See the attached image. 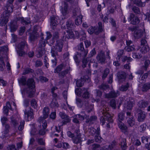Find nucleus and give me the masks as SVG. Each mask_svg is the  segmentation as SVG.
Masks as SVG:
<instances>
[{
	"label": "nucleus",
	"mask_w": 150,
	"mask_h": 150,
	"mask_svg": "<svg viewBox=\"0 0 150 150\" xmlns=\"http://www.w3.org/2000/svg\"><path fill=\"white\" fill-rule=\"evenodd\" d=\"M43 116L40 117L38 120V122L40 124H42V126L45 128L47 126V122L45 120L48 117L49 113V109L47 107H45L43 110Z\"/></svg>",
	"instance_id": "4"
},
{
	"label": "nucleus",
	"mask_w": 150,
	"mask_h": 150,
	"mask_svg": "<svg viewBox=\"0 0 150 150\" xmlns=\"http://www.w3.org/2000/svg\"><path fill=\"white\" fill-rule=\"evenodd\" d=\"M146 115L144 112L142 111L138 114V120L139 122H143L145 118Z\"/></svg>",
	"instance_id": "22"
},
{
	"label": "nucleus",
	"mask_w": 150,
	"mask_h": 150,
	"mask_svg": "<svg viewBox=\"0 0 150 150\" xmlns=\"http://www.w3.org/2000/svg\"><path fill=\"white\" fill-rule=\"evenodd\" d=\"M150 74V71H149L147 73L144 74L142 76L141 78V81H140V83H142L144 81H145L146 79L147 78L149 74Z\"/></svg>",
	"instance_id": "46"
},
{
	"label": "nucleus",
	"mask_w": 150,
	"mask_h": 150,
	"mask_svg": "<svg viewBox=\"0 0 150 150\" xmlns=\"http://www.w3.org/2000/svg\"><path fill=\"white\" fill-rule=\"evenodd\" d=\"M83 88L82 89L79 88H76L75 90L76 94L78 96L81 95L82 94V90H83Z\"/></svg>",
	"instance_id": "56"
},
{
	"label": "nucleus",
	"mask_w": 150,
	"mask_h": 150,
	"mask_svg": "<svg viewBox=\"0 0 150 150\" xmlns=\"http://www.w3.org/2000/svg\"><path fill=\"white\" fill-rule=\"evenodd\" d=\"M150 89V83H147L144 84L142 86L141 90L143 92H146Z\"/></svg>",
	"instance_id": "24"
},
{
	"label": "nucleus",
	"mask_w": 150,
	"mask_h": 150,
	"mask_svg": "<svg viewBox=\"0 0 150 150\" xmlns=\"http://www.w3.org/2000/svg\"><path fill=\"white\" fill-rule=\"evenodd\" d=\"M39 36V35L37 32L33 31L30 34V39L31 41H34Z\"/></svg>",
	"instance_id": "23"
},
{
	"label": "nucleus",
	"mask_w": 150,
	"mask_h": 150,
	"mask_svg": "<svg viewBox=\"0 0 150 150\" xmlns=\"http://www.w3.org/2000/svg\"><path fill=\"white\" fill-rule=\"evenodd\" d=\"M150 63V61L149 60H146L144 62V70L146 71L147 70V68L148 67Z\"/></svg>",
	"instance_id": "54"
},
{
	"label": "nucleus",
	"mask_w": 150,
	"mask_h": 150,
	"mask_svg": "<svg viewBox=\"0 0 150 150\" xmlns=\"http://www.w3.org/2000/svg\"><path fill=\"white\" fill-rule=\"evenodd\" d=\"M11 123L15 127L18 125V123L17 121L13 117H11Z\"/></svg>",
	"instance_id": "49"
},
{
	"label": "nucleus",
	"mask_w": 150,
	"mask_h": 150,
	"mask_svg": "<svg viewBox=\"0 0 150 150\" xmlns=\"http://www.w3.org/2000/svg\"><path fill=\"white\" fill-rule=\"evenodd\" d=\"M139 51L138 50L136 53H133L132 57L134 58L139 59L142 57V55L141 54H139Z\"/></svg>",
	"instance_id": "41"
},
{
	"label": "nucleus",
	"mask_w": 150,
	"mask_h": 150,
	"mask_svg": "<svg viewBox=\"0 0 150 150\" xmlns=\"http://www.w3.org/2000/svg\"><path fill=\"white\" fill-rule=\"evenodd\" d=\"M17 20L21 21V23L23 24L27 25L30 23V19L29 18L18 17L17 18Z\"/></svg>",
	"instance_id": "16"
},
{
	"label": "nucleus",
	"mask_w": 150,
	"mask_h": 150,
	"mask_svg": "<svg viewBox=\"0 0 150 150\" xmlns=\"http://www.w3.org/2000/svg\"><path fill=\"white\" fill-rule=\"evenodd\" d=\"M110 106L115 109L116 106V101L114 99H112L110 101Z\"/></svg>",
	"instance_id": "58"
},
{
	"label": "nucleus",
	"mask_w": 150,
	"mask_h": 150,
	"mask_svg": "<svg viewBox=\"0 0 150 150\" xmlns=\"http://www.w3.org/2000/svg\"><path fill=\"white\" fill-rule=\"evenodd\" d=\"M64 119V120L62 122V125L67 124V123L71 121V119L69 118V116L67 117V118H65Z\"/></svg>",
	"instance_id": "59"
},
{
	"label": "nucleus",
	"mask_w": 150,
	"mask_h": 150,
	"mask_svg": "<svg viewBox=\"0 0 150 150\" xmlns=\"http://www.w3.org/2000/svg\"><path fill=\"white\" fill-rule=\"evenodd\" d=\"M102 114L104 117L102 116L100 118L101 123L102 125H103L105 123V120L107 121L109 123H112L113 122L111 115L108 112L105 110L104 109L101 111Z\"/></svg>",
	"instance_id": "6"
},
{
	"label": "nucleus",
	"mask_w": 150,
	"mask_h": 150,
	"mask_svg": "<svg viewBox=\"0 0 150 150\" xmlns=\"http://www.w3.org/2000/svg\"><path fill=\"white\" fill-rule=\"evenodd\" d=\"M46 40L42 37L39 44L38 53L37 54L38 57H40L45 53V46L46 43Z\"/></svg>",
	"instance_id": "5"
},
{
	"label": "nucleus",
	"mask_w": 150,
	"mask_h": 150,
	"mask_svg": "<svg viewBox=\"0 0 150 150\" xmlns=\"http://www.w3.org/2000/svg\"><path fill=\"white\" fill-rule=\"evenodd\" d=\"M30 104L33 108H37L38 104L36 100L35 99H33L31 100Z\"/></svg>",
	"instance_id": "47"
},
{
	"label": "nucleus",
	"mask_w": 150,
	"mask_h": 150,
	"mask_svg": "<svg viewBox=\"0 0 150 150\" xmlns=\"http://www.w3.org/2000/svg\"><path fill=\"white\" fill-rule=\"evenodd\" d=\"M129 86V84L127 83L125 85H122L119 88V90L122 91H126L128 89Z\"/></svg>",
	"instance_id": "39"
},
{
	"label": "nucleus",
	"mask_w": 150,
	"mask_h": 150,
	"mask_svg": "<svg viewBox=\"0 0 150 150\" xmlns=\"http://www.w3.org/2000/svg\"><path fill=\"white\" fill-rule=\"evenodd\" d=\"M73 142L76 144H78L81 142V138L80 136H76V137L73 139Z\"/></svg>",
	"instance_id": "44"
},
{
	"label": "nucleus",
	"mask_w": 150,
	"mask_h": 150,
	"mask_svg": "<svg viewBox=\"0 0 150 150\" xmlns=\"http://www.w3.org/2000/svg\"><path fill=\"white\" fill-rule=\"evenodd\" d=\"M149 47L148 45L143 46L140 50L142 54H145L149 50Z\"/></svg>",
	"instance_id": "37"
},
{
	"label": "nucleus",
	"mask_w": 150,
	"mask_h": 150,
	"mask_svg": "<svg viewBox=\"0 0 150 150\" xmlns=\"http://www.w3.org/2000/svg\"><path fill=\"white\" fill-rule=\"evenodd\" d=\"M50 106L52 108H56L58 107L59 105L58 103L57 100L56 98H53L50 105Z\"/></svg>",
	"instance_id": "26"
},
{
	"label": "nucleus",
	"mask_w": 150,
	"mask_h": 150,
	"mask_svg": "<svg viewBox=\"0 0 150 150\" xmlns=\"http://www.w3.org/2000/svg\"><path fill=\"white\" fill-rule=\"evenodd\" d=\"M123 50H120L118 51L117 52V59H118V61H120V58H121L123 53Z\"/></svg>",
	"instance_id": "53"
},
{
	"label": "nucleus",
	"mask_w": 150,
	"mask_h": 150,
	"mask_svg": "<svg viewBox=\"0 0 150 150\" xmlns=\"http://www.w3.org/2000/svg\"><path fill=\"white\" fill-rule=\"evenodd\" d=\"M150 138H148L147 137L143 136L141 137L142 142L143 143L145 144V145L148 143V140H150Z\"/></svg>",
	"instance_id": "50"
},
{
	"label": "nucleus",
	"mask_w": 150,
	"mask_h": 150,
	"mask_svg": "<svg viewBox=\"0 0 150 150\" xmlns=\"http://www.w3.org/2000/svg\"><path fill=\"white\" fill-rule=\"evenodd\" d=\"M117 75L119 83H122L125 81L127 76L125 72L120 71L117 73Z\"/></svg>",
	"instance_id": "10"
},
{
	"label": "nucleus",
	"mask_w": 150,
	"mask_h": 150,
	"mask_svg": "<svg viewBox=\"0 0 150 150\" xmlns=\"http://www.w3.org/2000/svg\"><path fill=\"white\" fill-rule=\"evenodd\" d=\"M74 35L73 33L71 31L67 32L66 35V37L67 38H71L74 37Z\"/></svg>",
	"instance_id": "55"
},
{
	"label": "nucleus",
	"mask_w": 150,
	"mask_h": 150,
	"mask_svg": "<svg viewBox=\"0 0 150 150\" xmlns=\"http://www.w3.org/2000/svg\"><path fill=\"white\" fill-rule=\"evenodd\" d=\"M82 62L83 63V67H85L88 62L87 58L86 57L82 58Z\"/></svg>",
	"instance_id": "60"
},
{
	"label": "nucleus",
	"mask_w": 150,
	"mask_h": 150,
	"mask_svg": "<svg viewBox=\"0 0 150 150\" xmlns=\"http://www.w3.org/2000/svg\"><path fill=\"white\" fill-rule=\"evenodd\" d=\"M94 138L96 142H101L103 139L100 135H96Z\"/></svg>",
	"instance_id": "61"
},
{
	"label": "nucleus",
	"mask_w": 150,
	"mask_h": 150,
	"mask_svg": "<svg viewBox=\"0 0 150 150\" xmlns=\"http://www.w3.org/2000/svg\"><path fill=\"white\" fill-rule=\"evenodd\" d=\"M70 70V68L59 73V76L60 78H63L67 74Z\"/></svg>",
	"instance_id": "38"
},
{
	"label": "nucleus",
	"mask_w": 150,
	"mask_h": 150,
	"mask_svg": "<svg viewBox=\"0 0 150 150\" xmlns=\"http://www.w3.org/2000/svg\"><path fill=\"white\" fill-rule=\"evenodd\" d=\"M120 144L122 149L125 150L127 148L126 139L125 138L122 139Z\"/></svg>",
	"instance_id": "31"
},
{
	"label": "nucleus",
	"mask_w": 150,
	"mask_h": 150,
	"mask_svg": "<svg viewBox=\"0 0 150 150\" xmlns=\"http://www.w3.org/2000/svg\"><path fill=\"white\" fill-rule=\"evenodd\" d=\"M26 78L24 76H22L21 78L18 79L19 85H25L27 84L28 87L26 89L21 90V93L22 95H24L26 92L28 94V96L31 97L33 96L35 92L34 88L35 87V83L33 79H28L26 82Z\"/></svg>",
	"instance_id": "1"
},
{
	"label": "nucleus",
	"mask_w": 150,
	"mask_h": 150,
	"mask_svg": "<svg viewBox=\"0 0 150 150\" xmlns=\"http://www.w3.org/2000/svg\"><path fill=\"white\" fill-rule=\"evenodd\" d=\"M88 50L87 49L83 51H81L77 52V54L74 57L75 62L79 64L81 61V58H86L87 55Z\"/></svg>",
	"instance_id": "7"
},
{
	"label": "nucleus",
	"mask_w": 150,
	"mask_h": 150,
	"mask_svg": "<svg viewBox=\"0 0 150 150\" xmlns=\"http://www.w3.org/2000/svg\"><path fill=\"white\" fill-rule=\"evenodd\" d=\"M110 72L109 69L108 68H106L104 70L103 74L102 76V79H104L107 76Z\"/></svg>",
	"instance_id": "43"
},
{
	"label": "nucleus",
	"mask_w": 150,
	"mask_h": 150,
	"mask_svg": "<svg viewBox=\"0 0 150 150\" xmlns=\"http://www.w3.org/2000/svg\"><path fill=\"white\" fill-rule=\"evenodd\" d=\"M82 95L83 98H88L89 97V93L87 91L86 89L83 88V90H82Z\"/></svg>",
	"instance_id": "34"
},
{
	"label": "nucleus",
	"mask_w": 150,
	"mask_h": 150,
	"mask_svg": "<svg viewBox=\"0 0 150 150\" xmlns=\"http://www.w3.org/2000/svg\"><path fill=\"white\" fill-rule=\"evenodd\" d=\"M28 45L26 42L24 41L21 42L17 46V48L18 50H23L25 46L27 47Z\"/></svg>",
	"instance_id": "28"
},
{
	"label": "nucleus",
	"mask_w": 150,
	"mask_h": 150,
	"mask_svg": "<svg viewBox=\"0 0 150 150\" xmlns=\"http://www.w3.org/2000/svg\"><path fill=\"white\" fill-rule=\"evenodd\" d=\"M59 36V35L58 32L57 31L55 32L53 34L52 39V43H53L54 42V39H58Z\"/></svg>",
	"instance_id": "42"
},
{
	"label": "nucleus",
	"mask_w": 150,
	"mask_h": 150,
	"mask_svg": "<svg viewBox=\"0 0 150 150\" xmlns=\"http://www.w3.org/2000/svg\"><path fill=\"white\" fill-rule=\"evenodd\" d=\"M88 132L91 135H93L95 134L96 129L93 127H91L88 129Z\"/></svg>",
	"instance_id": "57"
},
{
	"label": "nucleus",
	"mask_w": 150,
	"mask_h": 150,
	"mask_svg": "<svg viewBox=\"0 0 150 150\" xmlns=\"http://www.w3.org/2000/svg\"><path fill=\"white\" fill-rule=\"evenodd\" d=\"M63 41L61 40H57L55 46L52 47L51 53L52 57H54L58 55L57 52H61L62 51L63 46Z\"/></svg>",
	"instance_id": "3"
},
{
	"label": "nucleus",
	"mask_w": 150,
	"mask_h": 150,
	"mask_svg": "<svg viewBox=\"0 0 150 150\" xmlns=\"http://www.w3.org/2000/svg\"><path fill=\"white\" fill-rule=\"evenodd\" d=\"M68 4L65 2H64L63 5L62 6L61 12L63 15L64 16L68 13Z\"/></svg>",
	"instance_id": "17"
},
{
	"label": "nucleus",
	"mask_w": 150,
	"mask_h": 150,
	"mask_svg": "<svg viewBox=\"0 0 150 150\" xmlns=\"http://www.w3.org/2000/svg\"><path fill=\"white\" fill-rule=\"evenodd\" d=\"M96 59L98 61L101 63H104L105 60V56L104 52L103 51H101L98 54L96 57Z\"/></svg>",
	"instance_id": "14"
},
{
	"label": "nucleus",
	"mask_w": 150,
	"mask_h": 150,
	"mask_svg": "<svg viewBox=\"0 0 150 150\" xmlns=\"http://www.w3.org/2000/svg\"><path fill=\"white\" fill-rule=\"evenodd\" d=\"M34 71L29 68H26L25 69L24 71L23 72L22 74L25 75L30 73H32Z\"/></svg>",
	"instance_id": "45"
},
{
	"label": "nucleus",
	"mask_w": 150,
	"mask_h": 150,
	"mask_svg": "<svg viewBox=\"0 0 150 150\" xmlns=\"http://www.w3.org/2000/svg\"><path fill=\"white\" fill-rule=\"evenodd\" d=\"M33 111L30 108H27L24 111V113L27 118L28 120L29 121L33 119Z\"/></svg>",
	"instance_id": "9"
},
{
	"label": "nucleus",
	"mask_w": 150,
	"mask_h": 150,
	"mask_svg": "<svg viewBox=\"0 0 150 150\" xmlns=\"http://www.w3.org/2000/svg\"><path fill=\"white\" fill-rule=\"evenodd\" d=\"M143 33V31L141 30H136L134 32V37L135 39H139L142 36Z\"/></svg>",
	"instance_id": "18"
},
{
	"label": "nucleus",
	"mask_w": 150,
	"mask_h": 150,
	"mask_svg": "<svg viewBox=\"0 0 150 150\" xmlns=\"http://www.w3.org/2000/svg\"><path fill=\"white\" fill-rule=\"evenodd\" d=\"M118 122H119L120 121L121 122V121L123 120L124 119V116L123 113H120L118 114Z\"/></svg>",
	"instance_id": "62"
},
{
	"label": "nucleus",
	"mask_w": 150,
	"mask_h": 150,
	"mask_svg": "<svg viewBox=\"0 0 150 150\" xmlns=\"http://www.w3.org/2000/svg\"><path fill=\"white\" fill-rule=\"evenodd\" d=\"M97 117L95 116H92L90 118L87 120L86 121V122L89 123H93V122L96 120L97 119Z\"/></svg>",
	"instance_id": "52"
},
{
	"label": "nucleus",
	"mask_w": 150,
	"mask_h": 150,
	"mask_svg": "<svg viewBox=\"0 0 150 150\" xmlns=\"http://www.w3.org/2000/svg\"><path fill=\"white\" fill-rule=\"evenodd\" d=\"M66 25L67 28L69 30H71L74 28V26L73 22L71 20H69L66 22Z\"/></svg>",
	"instance_id": "29"
},
{
	"label": "nucleus",
	"mask_w": 150,
	"mask_h": 150,
	"mask_svg": "<svg viewBox=\"0 0 150 150\" xmlns=\"http://www.w3.org/2000/svg\"><path fill=\"white\" fill-rule=\"evenodd\" d=\"M58 17L52 16L50 17V25L53 30H55L57 25Z\"/></svg>",
	"instance_id": "11"
},
{
	"label": "nucleus",
	"mask_w": 150,
	"mask_h": 150,
	"mask_svg": "<svg viewBox=\"0 0 150 150\" xmlns=\"http://www.w3.org/2000/svg\"><path fill=\"white\" fill-rule=\"evenodd\" d=\"M7 149L8 150H17V149L15 148V146L13 145H8Z\"/></svg>",
	"instance_id": "64"
},
{
	"label": "nucleus",
	"mask_w": 150,
	"mask_h": 150,
	"mask_svg": "<svg viewBox=\"0 0 150 150\" xmlns=\"http://www.w3.org/2000/svg\"><path fill=\"white\" fill-rule=\"evenodd\" d=\"M73 16L74 17H76L78 16L79 15H82L81 14V11L80 9L78 8H75L73 11Z\"/></svg>",
	"instance_id": "32"
},
{
	"label": "nucleus",
	"mask_w": 150,
	"mask_h": 150,
	"mask_svg": "<svg viewBox=\"0 0 150 150\" xmlns=\"http://www.w3.org/2000/svg\"><path fill=\"white\" fill-rule=\"evenodd\" d=\"M118 124L119 128L122 132H125L126 131L127 127L123 123L120 121L118 122Z\"/></svg>",
	"instance_id": "25"
},
{
	"label": "nucleus",
	"mask_w": 150,
	"mask_h": 150,
	"mask_svg": "<svg viewBox=\"0 0 150 150\" xmlns=\"http://www.w3.org/2000/svg\"><path fill=\"white\" fill-rule=\"evenodd\" d=\"M120 94L119 92L117 91L116 92L114 91H112L108 94H106L105 97L107 98H116L119 96Z\"/></svg>",
	"instance_id": "13"
},
{
	"label": "nucleus",
	"mask_w": 150,
	"mask_h": 150,
	"mask_svg": "<svg viewBox=\"0 0 150 150\" xmlns=\"http://www.w3.org/2000/svg\"><path fill=\"white\" fill-rule=\"evenodd\" d=\"M117 142L115 140H114L108 147H105L103 150H115L117 149Z\"/></svg>",
	"instance_id": "12"
},
{
	"label": "nucleus",
	"mask_w": 150,
	"mask_h": 150,
	"mask_svg": "<svg viewBox=\"0 0 150 150\" xmlns=\"http://www.w3.org/2000/svg\"><path fill=\"white\" fill-rule=\"evenodd\" d=\"M10 126L8 124H6L5 125V129L3 132V136L5 137L6 135L9 132Z\"/></svg>",
	"instance_id": "40"
},
{
	"label": "nucleus",
	"mask_w": 150,
	"mask_h": 150,
	"mask_svg": "<svg viewBox=\"0 0 150 150\" xmlns=\"http://www.w3.org/2000/svg\"><path fill=\"white\" fill-rule=\"evenodd\" d=\"M125 49L127 52H130L134 50V46H127L125 47Z\"/></svg>",
	"instance_id": "63"
},
{
	"label": "nucleus",
	"mask_w": 150,
	"mask_h": 150,
	"mask_svg": "<svg viewBox=\"0 0 150 150\" xmlns=\"http://www.w3.org/2000/svg\"><path fill=\"white\" fill-rule=\"evenodd\" d=\"M146 125L145 124H143L141 125L138 128V130L140 132H143L145 130Z\"/></svg>",
	"instance_id": "51"
},
{
	"label": "nucleus",
	"mask_w": 150,
	"mask_h": 150,
	"mask_svg": "<svg viewBox=\"0 0 150 150\" xmlns=\"http://www.w3.org/2000/svg\"><path fill=\"white\" fill-rule=\"evenodd\" d=\"M13 7L12 4H10L9 5H7V10L4 12L1 15L0 25L1 26L5 25L8 22L10 13L13 11Z\"/></svg>",
	"instance_id": "2"
},
{
	"label": "nucleus",
	"mask_w": 150,
	"mask_h": 150,
	"mask_svg": "<svg viewBox=\"0 0 150 150\" xmlns=\"http://www.w3.org/2000/svg\"><path fill=\"white\" fill-rule=\"evenodd\" d=\"M127 119V122L129 126L132 127L135 124V120L134 116H131Z\"/></svg>",
	"instance_id": "21"
},
{
	"label": "nucleus",
	"mask_w": 150,
	"mask_h": 150,
	"mask_svg": "<svg viewBox=\"0 0 150 150\" xmlns=\"http://www.w3.org/2000/svg\"><path fill=\"white\" fill-rule=\"evenodd\" d=\"M5 64L4 62L3 58L0 56V70L3 71L5 68Z\"/></svg>",
	"instance_id": "36"
},
{
	"label": "nucleus",
	"mask_w": 150,
	"mask_h": 150,
	"mask_svg": "<svg viewBox=\"0 0 150 150\" xmlns=\"http://www.w3.org/2000/svg\"><path fill=\"white\" fill-rule=\"evenodd\" d=\"M18 25L17 22L16 21H13L11 22L10 24L11 31V32L16 31L18 28Z\"/></svg>",
	"instance_id": "20"
},
{
	"label": "nucleus",
	"mask_w": 150,
	"mask_h": 150,
	"mask_svg": "<svg viewBox=\"0 0 150 150\" xmlns=\"http://www.w3.org/2000/svg\"><path fill=\"white\" fill-rule=\"evenodd\" d=\"M97 28L91 27L88 29V32L90 34H92L94 33L98 35L99 33V32L98 31H97Z\"/></svg>",
	"instance_id": "30"
},
{
	"label": "nucleus",
	"mask_w": 150,
	"mask_h": 150,
	"mask_svg": "<svg viewBox=\"0 0 150 150\" xmlns=\"http://www.w3.org/2000/svg\"><path fill=\"white\" fill-rule=\"evenodd\" d=\"M149 103L147 101L141 100L138 103V105L140 108H144L149 105Z\"/></svg>",
	"instance_id": "19"
},
{
	"label": "nucleus",
	"mask_w": 150,
	"mask_h": 150,
	"mask_svg": "<svg viewBox=\"0 0 150 150\" xmlns=\"http://www.w3.org/2000/svg\"><path fill=\"white\" fill-rule=\"evenodd\" d=\"M135 104V101L134 98L131 97H129L126 98L124 103V106L127 109L131 110Z\"/></svg>",
	"instance_id": "8"
},
{
	"label": "nucleus",
	"mask_w": 150,
	"mask_h": 150,
	"mask_svg": "<svg viewBox=\"0 0 150 150\" xmlns=\"http://www.w3.org/2000/svg\"><path fill=\"white\" fill-rule=\"evenodd\" d=\"M82 17V15H79L77 17L75 21V23L76 25H79L81 24Z\"/></svg>",
	"instance_id": "33"
},
{
	"label": "nucleus",
	"mask_w": 150,
	"mask_h": 150,
	"mask_svg": "<svg viewBox=\"0 0 150 150\" xmlns=\"http://www.w3.org/2000/svg\"><path fill=\"white\" fill-rule=\"evenodd\" d=\"M64 66L63 64H61L59 65L54 70V73H59V72L64 68Z\"/></svg>",
	"instance_id": "35"
},
{
	"label": "nucleus",
	"mask_w": 150,
	"mask_h": 150,
	"mask_svg": "<svg viewBox=\"0 0 150 150\" xmlns=\"http://www.w3.org/2000/svg\"><path fill=\"white\" fill-rule=\"evenodd\" d=\"M129 18L131 21L130 23L133 25H136L138 24L140 22L138 18L135 16L133 14H131L130 15Z\"/></svg>",
	"instance_id": "15"
},
{
	"label": "nucleus",
	"mask_w": 150,
	"mask_h": 150,
	"mask_svg": "<svg viewBox=\"0 0 150 150\" xmlns=\"http://www.w3.org/2000/svg\"><path fill=\"white\" fill-rule=\"evenodd\" d=\"M85 105L87 112L88 113H89L92 110L93 108V105L89 104L87 101L85 102Z\"/></svg>",
	"instance_id": "27"
},
{
	"label": "nucleus",
	"mask_w": 150,
	"mask_h": 150,
	"mask_svg": "<svg viewBox=\"0 0 150 150\" xmlns=\"http://www.w3.org/2000/svg\"><path fill=\"white\" fill-rule=\"evenodd\" d=\"M76 100L78 106L80 108L81 107L83 104V102L79 98H76Z\"/></svg>",
	"instance_id": "48"
}]
</instances>
